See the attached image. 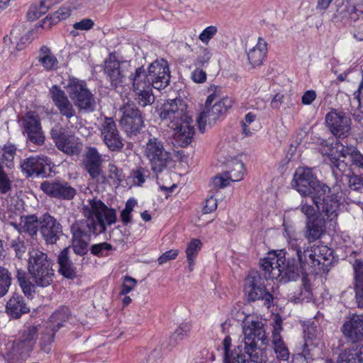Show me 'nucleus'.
Returning a JSON list of instances; mask_svg holds the SVG:
<instances>
[{"label": "nucleus", "instance_id": "obj_31", "mask_svg": "<svg viewBox=\"0 0 363 363\" xmlns=\"http://www.w3.org/2000/svg\"><path fill=\"white\" fill-rule=\"evenodd\" d=\"M57 148L68 155H77L82 150L83 145L78 138H55Z\"/></svg>", "mask_w": 363, "mask_h": 363}, {"label": "nucleus", "instance_id": "obj_3", "mask_svg": "<svg viewBox=\"0 0 363 363\" xmlns=\"http://www.w3.org/2000/svg\"><path fill=\"white\" fill-rule=\"evenodd\" d=\"M220 87L213 85L210 88L212 91L205 102V109L201 113L197 124L200 134H203L207 123L211 125L233 105V100L228 96L220 99Z\"/></svg>", "mask_w": 363, "mask_h": 363}, {"label": "nucleus", "instance_id": "obj_21", "mask_svg": "<svg viewBox=\"0 0 363 363\" xmlns=\"http://www.w3.org/2000/svg\"><path fill=\"white\" fill-rule=\"evenodd\" d=\"M40 189L50 196L64 200H71L76 194V190L64 181H45Z\"/></svg>", "mask_w": 363, "mask_h": 363}, {"label": "nucleus", "instance_id": "obj_14", "mask_svg": "<svg viewBox=\"0 0 363 363\" xmlns=\"http://www.w3.org/2000/svg\"><path fill=\"white\" fill-rule=\"evenodd\" d=\"M144 72L147 79L153 88L160 90L165 88L169 82L170 74L167 62L163 59L151 63Z\"/></svg>", "mask_w": 363, "mask_h": 363}, {"label": "nucleus", "instance_id": "obj_13", "mask_svg": "<svg viewBox=\"0 0 363 363\" xmlns=\"http://www.w3.org/2000/svg\"><path fill=\"white\" fill-rule=\"evenodd\" d=\"M39 331L40 325H25L19 332L18 339L13 343V351L21 357L28 355L34 348Z\"/></svg>", "mask_w": 363, "mask_h": 363}, {"label": "nucleus", "instance_id": "obj_10", "mask_svg": "<svg viewBox=\"0 0 363 363\" xmlns=\"http://www.w3.org/2000/svg\"><path fill=\"white\" fill-rule=\"evenodd\" d=\"M363 15V0H346L337 6L333 21L344 26L351 25Z\"/></svg>", "mask_w": 363, "mask_h": 363}, {"label": "nucleus", "instance_id": "obj_46", "mask_svg": "<svg viewBox=\"0 0 363 363\" xmlns=\"http://www.w3.org/2000/svg\"><path fill=\"white\" fill-rule=\"evenodd\" d=\"M11 284V278L8 269L0 267V298L7 294Z\"/></svg>", "mask_w": 363, "mask_h": 363}, {"label": "nucleus", "instance_id": "obj_63", "mask_svg": "<svg viewBox=\"0 0 363 363\" xmlns=\"http://www.w3.org/2000/svg\"><path fill=\"white\" fill-rule=\"evenodd\" d=\"M177 250H170L163 253L157 259L159 264H163L169 260L174 259L177 257Z\"/></svg>", "mask_w": 363, "mask_h": 363}, {"label": "nucleus", "instance_id": "obj_62", "mask_svg": "<svg viewBox=\"0 0 363 363\" xmlns=\"http://www.w3.org/2000/svg\"><path fill=\"white\" fill-rule=\"evenodd\" d=\"M211 57V53L207 48H203L200 54L198 55L196 65L203 66L208 63Z\"/></svg>", "mask_w": 363, "mask_h": 363}, {"label": "nucleus", "instance_id": "obj_41", "mask_svg": "<svg viewBox=\"0 0 363 363\" xmlns=\"http://www.w3.org/2000/svg\"><path fill=\"white\" fill-rule=\"evenodd\" d=\"M71 317L69 309L67 307H61L56 310L50 317L48 325L57 329V331L67 322Z\"/></svg>", "mask_w": 363, "mask_h": 363}, {"label": "nucleus", "instance_id": "obj_39", "mask_svg": "<svg viewBox=\"0 0 363 363\" xmlns=\"http://www.w3.org/2000/svg\"><path fill=\"white\" fill-rule=\"evenodd\" d=\"M354 289L359 305H363V261L357 259L353 264Z\"/></svg>", "mask_w": 363, "mask_h": 363}, {"label": "nucleus", "instance_id": "obj_8", "mask_svg": "<svg viewBox=\"0 0 363 363\" xmlns=\"http://www.w3.org/2000/svg\"><path fill=\"white\" fill-rule=\"evenodd\" d=\"M146 79L147 76L144 72L143 67L137 68L135 72L130 76L135 100L143 107L150 105L155 101V96L152 93L153 86L150 84V82Z\"/></svg>", "mask_w": 363, "mask_h": 363}, {"label": "nucleus", "instance_id": "obj_36", "mask_svg": "<svg viewBox=\"0 0 363 363\" xmlns=\"http://www.w3.org/2000/svg\"><path fill=\"white\" fill-rule=\"evenodd\" d=\"M69 247H65L58 255L59 272L65 278L73 279L76 276V268L69 258Z\"/></svg>", "mask_w": 363, "mask_h": 363}, {"label": "nucleus", "instance_id": "obj_60", "mask_svg": "<svg viewBox=\"0 0 363 363\" xmlns=\"http://www.w3.org/2000/svg\"><path fill=\"white\" fill-rule=\"evenodd\" d=\"M10 245L11 247L15 250L16 256L21 257L26 252L25 243L23 240L18 238L11 241Z\"/></svg>", "mask_w": 363, "mask_h": 363}, {"label": "nucleus", "instance_id": "obj_27", "mask_svg": "<svg viewBox=\"0 0 363 363\" xmlns=\"http://www.w3.org/2000/svg\"><path fill=\"white\" fill-rule=\"evenodd\" d=\"M315 331L313 326L308 327L305 331L304 343L301 346V354L306 360L313 359L317 354L320 340L314 334Z\"/></svg>", "mask_w": 363, "mask_h": 363}, {"label": "nucleus", "instance_id": "obj_59", "mask_svg": "<svg viewBox=\"0 0 363 363\" xmlns=\"http://www.w3.org/2000/svg\"><path fill=\"white\" fill-rule=\"evenodd\" d=\"M108 177L120 183L123 180V171L113 163L108 164Z\"/></svg>", "mask_w": 363, "mask_h": 363}, {"label": "nucleus", "instance_id": "obj_18", "mask_svg": "<svg viewBox=\"0 0 363 363\" xmlns=\"http://www.w3.org/2000/svg\"><path fill=\"white\" fill-rule=\"evenodd\" d=\"M325 123L334 136H342L349 133L351 119L345 113L333 109L325 116Z\"/></svg>", "mask_w": 363, "mask_h": 363}, {"label": "nucleus", "instance_id": "obj_58", "mask_svg": "<svg viewBox=\"0 0 363 363\" xmlns=\"http://www.w3.org/2000/svg\"><path fill=\"white\" fill-rule=\"evenodd\" d=\"M104 140L111 151H119L124 145L121 138H104Z\"/></svg>", "mask_w": 363, "mask_h": 363}, {"label": "nucleus", "instance_id": "obj_23", "mask_svg": "<svg viewBox=\"0 0 363 363\" xmlns=\"http://www.w3.org/2000/svg\"><path fill=\"white\" fill-rule=\"evenodd\" d=\"M40 232L47 244L55 243L62 234L61 224L49 213L41 216Z\"/></svg>", "mask_w": 363, "mask_h": 363}, {"label": "nucleus", "instance_id": "obj_54", "mask_svg": "<svg viewBox=\"0 0 363 363\" xmlns=\"http://www.w3.org/2000/svg\"><path fill=\"white\" fill-rule=\"evenodd\" d=\"M316 258L319 259L318 266L322 263L323 261L329 259L332 252L330 249L325 245H315Z\"/></svg>", "mask_w": 363, "mask_h": 363}, {"label": "nucleus", "instance_id": "obj_25", "mask_svg": "<svg viewBox=\"0 0 363 363\" xmlns=\"http://www.w3.org/2000/svg\"><path fill=\"white\" fill-rule=\"evenodd\" d=\"M341 331L347 340L352 343L362 341L363 340V317L353 315L344 323Z\"/></svg>", "mask_w": 363, "mask_h": 363}, {"label": "nucleus", "instance_id": "obj_44", "mask_svg": "<svg viewBox=\"0 0 363 363\" xmlns=\"http://www.w3.org/2000/svg\"><path fill=\"white\" fill-rule=\"evenodd\" d=\"M150 175V172L149 169L143 167H138L130 172V177L133 178V182L137 186H142Z\"/></svg>", "mask_w": 363, "mask_h": 363}, {"label": "nucleus", "instance_id": "obj_35", "mask_svg": "<svg viewBox=\"0 0 363 363\" xmlns=\"http://www.w3.org/2000/svg\"><path fill=\"white\" fill-rule=\"evenodd\" d=\"M267 45L266 41L259 38L256 45L247 52L250 64L253 67L260 66L266 57Z\"/></svg>", "mask_w": 363, "mask_h": 363}, {"label": "nucleus", "instance_id": "obj_11", "mask_svg": "<svg viewBox=\"0 0 363 363\" xmlns=\"http://www.w3.org/2000/svg\"><path fill=\"white\" fill-rule=\"evenodd\" d=\"M244 291L250 301L263 299L267 304L272 302L273 296L266 289L262 276L257 271H252L245 279Z\"/></svg>", "mask_w": 363, "mask_h": 363}, {"label": "nucleus", "instance_id": "obj_50", "mask_svg": "<svg viewBox=\"0 0 363 363\" xmlns=\"http://www.w3.org/2000/svg\"><path fill=\"white\" fill-rule=\"evenodd\" d=\"M201 242L199 239H192L187 245L186 249L187 259H196L199 252L201 250Z\"/></svg>", "mask_w": 363, "mask_h": 363}, {"label": "nucleus", "instance_id": "obj_28", "mask_svg": "<svg viewBox=\"0 0 363 363\" xmlns=\"http://www.w3.org/2000/svg\"><path fill=\"white\" fill-rule=\"evenodd\" d=\"M325 232V220L324 218L316 216L313 219L306 220L304 236L308 242L318 240Z\"/></svg>", "mask_w": 363, "mask_h": 363}, {"label": "nucleus", "instance_id": "obj_2", "mask_svg": "<svg viewBox=\"0 0 363 363\" xmlns=\"http://www.w3.org/2000/svg\"><path fill=\"white\" fill-rule=\"evenodd\" d=\"M163 121H169V127L178 136H194L195 134L193 120L186 115V104L182 99L167 101L160 113Z\"/></svg>", "mask_w": 363, "mask_h": 363}, {"label": "nucleus", "instance_id": "obj_56", "mask_svg": "<svg viewBox=\"0 0 363 363\" xmlns=\"http://www.w3.org/2000/svg\"><path fill=\"white\" fill-rule=\"evenodd\" d=\"M71 11L67 7H61L50 16L52 23H57L61 20H65L70 16Z\"/></svg>", "mask_w": 363, "mask_h": 363}, {"label": "nucleus", "instance_id": "obj_17", "mask_svg": "<svg viewBox=\"0 0 363 363\" xmlns=\"http://www.w3.org/2000/svg\"><path fill=\"white\" fill-rule=\"evenodd\" d=\"M123 116L121 124L124 130L130 135H136L143 125L140 111L133 103L128 102L121 108Z\"/></svg>", "mask_w": 363, "mask_h": 363}, {"label": "nucleus", "instance_id": "obj_52", "mask_svg": "<svg viewBox=\"0 0 363 363\" xmlns=\"http://www.w3.org/2000/svg\"><path fill=\"white\" fill-rule=\"evenodd\" d=\"M136 204L137 201L134 199H130L126 201L125 208L121 211V220L125 225H127L130 222V213Z\"/></svg>", "mask_w": 363, "mask_h": 363}, {"label": "nucleus", "instance_id": "obj_57", "mask_svg": "<svg viewBox=\"0 0 363 363\" xmlns=\"http://www.w3.org/2000/svg\"><path fill=\"white\" fill-rule=\"evenodd\" d=\"M136 284V279L129 276H125L123 277L122 289L120 292V294L126 295L135 288Z\"/></svg>", "mask_w": 363, "mask_h": 363}, {"label": "nucleus", "instance_id": "obj_53", "mask_svg": "<svg viewBox=\"0 0 363 363\" xmlns=\"http://www.w3.org/2000/svg\"><path fill=\"white\" fill-rule=\"evenodd\" d=\"M94 25V21L90 18H84L82 21L75 23L73 25L74 30L70 31V35L73 37H76L78 35L77 30H89L93 28Z\"/></svg>", "mask_w": 363, "mask_h": 363}, {"label": "nucleus", "instance_id": "obj_37", "mask_svg": "<svg viewBox=\"0 0 363 363\" xmlns=\"http://www.w3.org/2000/svg\"><path fill=\"white\" fill-rule=\"evenodd\" d=\"M224 163L228 169L225 173L228 174L231 182H239L242 179L245 170L244 164L237 157H230L226 159Z\"/></svg>", "mask_w": 363, "mask_h": 363}, {"label": "nucleus", "instance_id": "obj_29", "mask_svg": "<svg viewBox=\"0 0 363 363\" xmlns=\"http://www.w3.org/2000/svg\"><path fill=\"white\" fill-rule=\"evenodd\" d=\"M232 340L230 336H226L223 341L224 350L223 360L225 363H249L246 356L242 352L240 346L230 350Z\"/></svg>", "mask_w": 363, "mask_h": 363}, {"label": "nucleus", "instance_id": "obj_42", "mask_svg": "<svg viewBox=\"0 0 363 363\" xmlns=\"http://www.w3.org/2000/svg\"><path fill=\"white\" fill-rule=\"evenodd\" d=\"M301 269V266L295 264V261L288 262L286 265H284L281 276L279 279L283 281H295L299 278Z\"/></svg>", "mask_w": 363, "mask_h": 363}, {"label": "nucleus", "instance_id": "obj_33", "mask_svg": "<svg viewBox=\"0 0 363 363\" xmlns=\"http://www.w3.org/2000/svg\"><path fill=\"white\" fill-rule=\"evenodd\" d=\"M23 133L28 136H42L43 131L40 122V118L34 111L28 112L22 118Z\"/></svg>", "mask_w": 363, "mask_h": 363}, {"label": "nucleus", "instance_id": "obj_51", "mask_svg": "<svg viewBox=\"0 0 363 363\" xmlns=\"http://www.w3.org/2000/svg\"><path fill=\"white\" fill-rule=\"evenodd\" d=\"M230 182V178H229L228 174L224 172L215 176L212 179L211 185L215 191H218L229 185Z\"/></svg>", "mask_w": 363, "mask_h": 363}, {"label": "nucleus", "instance_id": "obj_15", "mask_svg": "<svg viewBox=\"0 0 363 363\" xmlns=\"http://www.w3.org/2000/svg\"><path fill=\"white\" fill-rule=\"evenodd\" d=\"M104 73L114 89L122 87L125 84L127 70L125 65L110 55L105 60Z\"/></svg>", "mask_w": 363, "mask_h": 363}, {"label": "nucleus", "instance_id": "obj_4", "mask_svg": "<svg viewBox=\"0 0 363 363\" xmlns=\"http://www.w3.org/2000/svg\"><path fill=\"white\" fill-rule=\"evenodd\" d=\"M28 270L38 286L46 287L53 281L55 271L52 262L45 253L38 249L32 248L29 251Z\"/></svg>", "mask_w": 363, "mask_h": 363}, {"label": "nucleus", "instance_id": "obj_1", "mask_svg": "<svg viewBox=\"0 0 363 363\" xmlns=\"http://www.w3.org/2000/svg\"><path fill=\"white\" fill-rule=\"evenodd\" d=\"M82 213L86 218L75 222L71 227L72 247L80 256L87 253L91 234L97 235L104 233L107 226L116 221V211L99 199H89L83 206Z\"/></svg>", "mask_w": 363, "mask_h": 363}, {"label": "nucleus", "instance_id": "obj_20", "mask_svg": "<svg viewBox=\"0 0 363 363\" xmlns=\"http://www.w3.org/2000/svg\"><path fill=\"white\" fill-rule=\"evenodd\" d=\"M242 330L245 343H256L261 341L262 345H267L269 342L264 325L259 320H248L243 322Z\"/></svg>", "mask_w": 363, "mask_h": 363}, {"label": "nucleus", "instance_id": "obj_40", "mask_svg": "<svg viewBox=\"0 0 363 363\" xmlns=\"http://www.w3.org/2000/svg\"><path fill=\"white\" fill-rule=\"evenodd\" d=\"M38 60L46 70H56L58 60L50 48L43 46L39 52Z\"/></svg>", "mask_w": 363, "mask_h": 363}, {"label": "nucleus", "instance_id": "obj_9", "mask_svg": "<svg viewBox=\"0 0 363 363\" xmlns=\"http://www.w3.org/2000/svg\"><path fill=\"white\" fill-rule=\"evenodd\" d=\"M145 152L150 162L152 170L157 174L162 172L172 161L171 153L164 150L158 138H150Z\"/></svg>", "mask_w": 363, "mask_h": 363}, {"label": "nucleus", "instance_id": "obj_22", "mask_svg": "<svg viewBox=\"0 0 363 363\" xmlns=\"http://www.w3.org/2000/svg\"><path fill=\"white\" fill-rule=\"evenodd\" d=\"M51 160L48 157H30L23 160L21 168L27 177L34 174L45 177L50 169Z\"/></svg>", "mask_w": 363, "mask_h": 363}, {"label": "nucleus", "instance_id": "obj_55", "mask_svg": "<svg viewBox=\"0 0 363 363\" xmlns=\"http://www.w3.org/2000/svg\"><path fill=\"white\" fill-rule=\"evenodd\" d=\"M217 32L218 28L216 26H208L201 33V34L199 36V38L202 43L208 44L210 40L213 38V37L217 33Z\"/></svg>", "mask_w": 363, "mask_h": 363}, {"label": "nucleus", "instance_id": "obj_19", "mask_svg": "<svg viewBox=\"0 0 363 363\" xmlns=\"http://www.w3.org/2000/svg\"><path fill=\"white\" fill-rule=\"evenodd\" d=\"M285 262V253L282 250L268 253L262 262L266 279H279L281 276Z\"/></svg>", "mask_w": 363, "mask_h": 363}, {"label": "nucleus", "instance_id": "obj_43", "mask_svg": "<svg viewBox=\"0 0 363 363\" xmlns=\"http://www.w3.org/2000/svg\"><path fill=\"white\" fill-rule=\"evenodd\" d=\"M57 329L52 328L48 325L45 329L41 333V337L40 340V346L41 350L45 352L49 353L51 350V344L54 341V337Z\"/></svg>", "mask_w": 363, "mask_h": 363}, {"label": "nucleus", "instance_id": "obj_26", "mask_svg": "<svg viewBox=\"0 0 363 363\" xmlns=\"http://www.w3.org/2000/svg\"><path fill=\"white\" fill-rule=\"evenodd\" d=\"M50 94L55 106L61 115L68 119L75 116L74 106L62 89L57 86H53L50 89Z\"/></svg>", "mask_w": 363, "mask_h": 363}, {"label": "nucleus", "instance_id": "obj_16", "mask_svg": "<svg viewBox=\"0 0 363 363\" xmlns=\"http://www.w3.org/2000/svg\"><path fill=\"white\" fill-rule=\"evenodd\" d=\"M330 192V189L328 192L314 196L312 201L321 213L324 214L328 220H333L338 216L340 202L337 195Z\"/></svg>", "mask_w": 363, "mask_h": 363}, {"label": "nucleus", "instance_id": "obj_34", "mask_svg": "<svg viewBox=\"0 0 363 363\" xmlns=\"http://www.w3.org/2000/svg\"><path fill=\"white\" fill-rule=\"evenodd\" d=\"M41 223V217L39 218L35 215H28L21 218L19 224L12 223L18 232H24L28 233L33 237L37 235L38 230H40Z\"/></svg>", "mask_w": 363, "mask_h": 363}, {"label": "nucleus", "instance_id": "obj_32", "mask_svg": "<svg viewBox=\"0 0 363 363\" xmlns=\"http://www.w3.org/2000/svg\"><path fill=\"white\" fill-rule=\"evenodd\" d=\"M6 309L7 313L15 318H20L22 314L30 311L23 297L18 294H14L7 301Z\"/></svg>", "mask_w": 363, "mask_h": 363}, {"label": "nucleus", "instance_id": "obj_7", "mask_svg": "<svg viewBox=\"0 0 363 363\" xmlns=\"http://www.w3.org/2000/svg\"><path fill=\"white\" fill-rule=\"evenodd\" d=\"M65 89L69 98L80 111L88 113L94 111L96 106L95 97L84 81L70 77Z\"/></svg>", "mask_w": 363, "mask_h": 363}, {"label": "nucleus", "instance_id": "obj_5", "mask_svg": "<svg viewBox=\"0 0 363 363\" xmlns=\"http://www.w3.org/2000/svg\"><path fill=\"white\" fill-rule=\"evenodd\" d=\"M319 150L323 155H327L331 164L339 168L340 157L350 155L353 164L363 168V155L354 146H345L340 143L337 138H328L320 142Z\"/></svg>", "mask_w": 363, "mask_h": 363}, {"label": "nucleus", "instance_id": "obj_30", "mask_svg": "<svg viewBox=\"0 0 363 363\" xmlns=\"http://www.w3.org/2000/svg\"><path fill=\"white\" fill-rule=\"evenodd\" d=\"M281 320L279 318H276L274 330L272 333V344L274 345V350L278 359L287 360L289 357V352L281 337Z\"/></svg>", "mask_w": 363, "mask_h": 363}, {"label": "nucleus", "instance_id": "obj_24", "mask_svg": "<svg viewBox=\"0 0 363 363\" xmlns=\"http://www.w3.org/2000/svg\"><path fill=\"white\" fill-rule=\"evenodd\" d=\"M103 159L95 147H89L86 152L83 160V164L86 171L92 179L101 180L105 182L106 177L102 175Z\"/></svg>", "mask_w": 363, "mask_h": 363}, {"label": "nucleus", "instance_id": "obj_6", "mask_svg": "<svg viewBox=\"0 0 363 363\" xmlns=\"http://www.w3.org/2000/svg\"><path fill=\"white\" fill-rule=\"evenodd\" d=\"M291 186L302 196H310L312 200L314 196L330 191V188L320 183L312 169L308 167H300L296 169Z\"/></svg>", "mask_w": 363, "mask_h": 363}, {"label": "nucleus", "instance_id": "obj_12", "mask_svg": "<svg viewBox=\"0 0 363 363\" xmlns=\"http://www.w3.org/2000/svg\"><path fill=\"white\" fill-rule=\"evenodd\" d=\"M289 250L296 252L299 265L303 271L318 266L319 259L316 258L315 245L306 247V242L302 239L293 238L289 242Z\"/></svg>", "mask_w": 363, "mask_h": 363}, {"label": "nucleus", "instance_id": "obj_49", "mask_svg": "<svg viewBox=\"0 0 363 363\" xmlns=\"http://www.w3.org/2000/svg\"><path fill=\"white\" fill-rule=\"evenodd\" d=\"M112 248L113 247L111 244L104 242L93 245L90 248V251L95 256L106 257L108 255V252L111 250Z\"/></svg>", "mask_w": 363, "mask_h": 363}, {"label": "nucleus", "instance_id": "obj_64", "mask_svg": "<svg viewBox=\"0 0 363 363\" xmlns=\"http://www.w3.org/2000/svg\"><path fill=\"white\" fill-rule=\"evenodd\" d=\"M350 187L354 191H362L363 189V178L354 176L349 180Z\"/></svg>", "mask_w": 363, "mask_h": 363}, {"label": "nucleus", "instance_id": "obj_61", "mask_svg": "<svg viewBox=\"0 0 363 363\" xmlns=\"http://www.w3.org/2000/svg\"><path fill=\"white\" fill-rule=\"evenodd\" d=\"M257 118V115L255 113L249 112L245 115V121L242 122V131L245 135H251L252 133L250 130L248 125L252 123Z\"/></svg>", "mask_w": 363, "mask_h": 363}, {"label": "nucleus", "instance_id": "obj_38", "mask_svg": "<svg viewBox=\"0 0 363 363\" xmlns=\"http://www.w3.org/2000/svg\"><path fill=\"white\" fill-rule=\"evenodd\" d=\"M245 354H247L250 362L255 363H266L267 361V354L266 345L257 347L256 343H245Z\"/></svg>", "mask_w": 363, "mask_h": 363}, {"label": "nucleus", "instance_id": "obj_48", "mask_svg": "<svg viewBox=\"0 0 363 363\" xmlns=\"http://www.w3.org/2000/svg\"><path fill=\"white\" fill-rule=\"evenodd\" d=\"M11 189L12 182L0 162V194H6L11 191Z\"/></svg>", "mask_w": 363, "mask_h": 363}, {"label": "nucleus", "instance_id": "obj_45", "mask_svg": "<svg viewBox=\"0 0 363 363\" xmlns=\"http://www.w3.org/2000/svg\"><path fill=\"white\" fill-rule=\"evenodd\" d=\"M48 5L46 1H40L38 5H32L27 13L28 18L31 21L39 18L43 14L48 11Z\"/></svg>", "mask_w": 363, "mask_h": 363}, {"label": "nucleus", "instance_id": "obj_47", "mask_svg": "<svg viewBox=\"0 0 363 363\" xmlns=\"http://www.w3.org/2000/svg\"><path fill=\"white\" fill-rule=\"evenodd\" d=\"M101 131L102 136H118L116 123L111 118H106L101 124Z\"/></svg>", "mask_w": 363, "mask_h": 363}]
</instances>
